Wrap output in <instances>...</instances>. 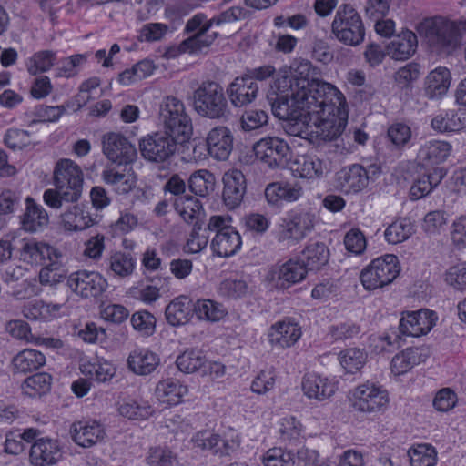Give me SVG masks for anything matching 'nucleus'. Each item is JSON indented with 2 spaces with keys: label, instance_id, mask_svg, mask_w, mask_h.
I'll return each mask as SVG.
<instances>
[{
  "label": "nucleus",
  "instance_id": "obj_11",
  "mask_svg": "<svg viewBox=\"0 0 466 466\" xmlns=\"http://www.w3.org/2000/svg\"><path fill=\"white\" fill-rule=\"evenodd\" d=\"M254 152L257 158L266 163L270 168H275L285 163L289 154V147L286 141L278 137H268L255 143Z\"/></svg>",
  "mask_w": 466,
  "mask_h": 466
},
{
  "label": "nucleus",
  "instance_id": "obj_59",
  "mask_svg": "<svg viewBox=\"0 0 466 466\" xmlns=\"http://www.w3.org/2000/svg\"><path fill=\"white\" fill-rule=\"evenodd\" d=\"M268 116L264 110H247L241 116V127L244 131L250 132L267 125Z\"/></svg>",
  "mask_w": 466,
  "mask_h": 466
},
{
  "label": "nucleus",
  "instance_id": "obj_56",
  "mask_svg": "<svg viewBox=\"0 0 466 466\" xmlns=\"http://www.w3.org/2000/svg\"><path fill=\"white\" fill-rule=\"evenodd\" d=\"M149 466H174L177 463V456L166 447H152L146 458Z\"/></svg>",
  "mask_w": 466,
  "mask_h": 466
},
{
  "label": "nucleus",
  "instance_id": "obj_34",
  "mask_svg": "<svg viewBox=\"0 0 466 466\" xmlns=\"http://www.w3.org/2000/svg\"><path fill=\"white\" fill-rule=\"evenodd\" d=\"M325 167L324 162L317 156L304 155L294 161L291 169L295 177L316 179L323 176Z\"/></svg>",
  "mask_w": 466,
  "mask_h": 466
},
{
  "label": "nucleus",
  "instance_id": "obj_37",
  "mask_svg": "<svg viewBox=\"0 0 466 466\" xmlns=\"http://www.w3.org/2000/svg\"><path fill=\"white\" fill-rule=\"evenodd\" d=\"M62 258V254L56 249V255L47 259L48 263L39 272L42 285H56L66 278L68 270Z\"/></svg>",
  "mask_w": 466,
  "mask_h": 466
},
{
  "label": "nucleus",
  "instance_id": "obj_24",
  "mask_svg": "<svg viewBox=\"0 0 466 466\" xmlns=\"http://www.w3.org/2000/svg\"><path fill=\"white\" fill-rule=\"evenodd\" d=\"M418 47L417 35L410 30L402 31L385 47L387 55L395 60H407L412 56Z\"/></svg>",
  "mask_w": 466,
  "mask_h": 466
},
{
  "label": "nucleus",
  "instance_id": "obj_21",
  "mask_svg": "<svg viewBox=\"0 0 466 466\" xmlns=\"http://www.w3.org/2000/svg\"><path fill=\"white\" fill-rule=\"evenodd\" d=\"M301 336V329L291 319H285L273 324L268 331L271 345L280 349L294 345Z\"/></svg>",
  "mask_w": 466,
  "mask_h": 466
},
{
  "label": "nucleus",
  "instance_id": "obj_17",
  "mask_svg": "<svg viewBox=\"0 0 466 466\" xmlns=\"http://www.w3.org/2000/svg\"><path fill=\"white\" fill-rule=\"evenodd\" d=\"M233 141L234 137L229 128L224 126L213 127L206 137L209 156L218 161L228 160L233 150Z\"/></svg>",
  "mask_w": 466,
  "mask_h": 466
},
{
  "label": "nucleus",
  "instance_id": "obj_46",
  "mask_svg": "<svg viewBox=\"0 0 466 466\" xmlns=\"http://www.w3.org/2000/svg\"><path fill=\"white\" fill-rule=\"evenodd\" d=\"M420 352L418 348H408L396 354L390 362V369L395 375H402L410 370L420 361Z\"/></svg>",
  "mask_w": 466,
  "mask_h": 466
},
{
  "label": "nucleus",
  "instance_id": "obj_4",
  "mask_svg": "<svg viewBox=\"0 0 466 466\" xmlns=\"http://www.w3.org/2000/svg\"><path fill=\"white\" fill-rule=\"evenodd\" d=\"M332 33L341 43L356 46L363 42L365 27L357 10L350 5H341L331 24Z\"/></svg>",
  "mask_w": 466,
  "mask_h": 466
},
{
  "label": "nucleus",
  "instance_id": "obj_29",
  "mask_svg": "<svg viewBox=\"0 0 466 466\" xmlns=\"http://www.w3.org/2000/svg\"><path fill=\"white\" fill-rule=\"evenodd\" d=\"M338 181L346 193H358L369 184L365 168L358 164L341 169L338 175Z\"/></svg>",
  "mask_w": 466,
  "mask_h": 466
},
{
  "label": "nucleus",
  "instance_id": "obj_7",
  "mask_svg": "<svg viewBox=\"0 0 466 466\" xmlns=\"http://www.w3.org/2000/svg\"><path fill=\"white\" fill-rule=\"evenodd\" d=\"M351 407L364 414H376L387 410L390 403L388 391L381 386L366 381L351 391Z\"/></svg>",
  "mask_w": 466,
  "mask_h": 466
},
{
  "label": "nucleus",
  "instance_id": "obj_49",
  "mask_svg": "<svg viewBox=\"0 0 466 466\" xmlns=\"http://www.w3.org/2000/svg\"><path fill=\"white\" fill-rule=\"evenodd\" d=\"M118 412L130 420H146L154 413V410L147 401L127 399L119 403Z\"/></svg>",
  "mask_w": 466,
  "mask_h": 466
},
{
  "label": "nucleus",
  "instance_id": "obj_15",
  "mask_svg": "<svg viewBox=\"0 0 466 466\" xmlns=\"http://www.w3.org/2000/svg\"><path fill=\"white\" fill-rule=\"evenodd\" d=\"M223 202L228 209H234L241 204L247 191L244 174L236 168L229 169L222 177Z\"/></svg>",
  "mask_w": 466,
  "mask_h": 466
},
{
  "label": "nucleus",
  "instance_id": "obj_13",
  "mask_svg": "<svg viewBox=\"0 0 466 466\" xmlns=\"http://www.w3.org/2000/svg\"><path fill=\"white\" fill-rule=\"evenodd\" d=\"M436 320L435 312L430 309L404 312L400 320V333L403 336L420 337L431 330Z\"/></svg>",
  "mask_w": 466,
  "mask_h": 466
},
{
  "label": "nucleus",
  "instance_id": "obj_10",
  "mask_svg": "<svg viewBox=\"0 0 466 466\" xmlns=\"http://www.w3.org/2000/svg\"><path fill=\"white\" fill-rule=\"evenodd\" d=\"M314 228V217L309 213H298L283 220L278 241L287 246L297 245Z\"/></svg>",
  "mask_w": 466,
  "mask_h": 466
},
{
  "label": "nucleus",
  "instance_id": "obj_32",
  "mask_svg": "<svg viewBox=\"0 0 466 466\" xmlns=\"http://www.w3.org/2000/svg\"><path fill=\"white\" fill-rule=\"evenodd\" d=\"M445 175L443 168H434L429 173L419 176L410 187V198L418 200L426 197L441 182Z\"/></svg>",
  "mask_w": 466,
  "mask_h": 466
},
{
  "label": "nucleus",
  "instance_id": "obj_47",
  "mask_svg": "<svg viewBox=\"0 0 466 466\" xmlns=\"http://www.w3.org/2000/svg\"><path fill=\"white\" fill-rule=\"evenodd\" d=\"M52 385V376L46 372L27 377L22 384L24 393L29 397H40L47 393Z\"/></svg>",
  "mask_w": 466,
  "mask_h": 466
},
{
  "label": "nucleus",
  "instance_id": "obj_48",
  "mask_svg": "<svg viewBox=\"0 0 466 466\" xmlns=\"http://www.w3.org/2000/svg\"><path fill=\"white\" fill-rule=\"evenodd\" d=\"M194 311L199 319L217 322L228 313L227 309L220 303L212 299H198L194 304Z\"/></svg>",
  "mask_w": 466,
  "mask_h": 466
},
{
  "label": "nucleus",
  "instance_id": "obj_52",
  "mask_svg": "<svg viewBox=\"0 0 466 466\" xmlns=\"http://www.w3.org/2000/svg\"><path fill=\"white\" fill-rule=\"evenodd\" d=\"M413 233V225L407 218L393 221L384 232L385 239L390 244H399L407 240Z\"/></svg>",
  "mask_w": 466,
  "mask_h": 466
},
{
  "label": "nucleus",
  "instance_id": "obj_22",
  "mask_svg": "<svg viewBox=\"0 0 466 466\" xmlns=\"http://www.w3.org/2000/svg\"><path fill=\"white\" fill-rule=\"evenodd\" d=\"M97 214H92L87 208L76 204L61 214L64 228L68 231H82L99 221Z\"/></svg>",
  "mask_w": 466,
  "mask_h": 466
},
{
  "label": "nucleus",
  "instance_id": "obj_23",
  "mask_svg": "<svg viewBox=\"0 0 466 466\" xmlns=\"http://www.w3.org/2000/svg\"><path fill=\"white\" fill-rule=\"evenodd\" d=\"M259 87L257 82L244 76H238L227 88L231 104L237 107L247 106L258 96Z\"/></svg>",
  "mask_w": 466,
  "mask_h": 466
},
{
  "label": "nucleus",
  "instance_id": "obj_25",
  "mask_svg": "<svg viewBox=\"0 0 466 466\" xmlns=\"http://www.w3.org/2000/svg\"><path fill=\"white\" fill-rule=\"evenodd\" d=\"M302 390L309 399L322 401L335 393L336 385L327 377L310 373L303 378Z\"/></svg>",
  "mask_w": 466,
  "mask_h": 466
},
{
  "label": "nucleus",
  "instance_id": "obj_5",
  "mask_svg": "<svg viewBox=\"0 0 466 466\" xmlns=\"http://www.w3.org/2000/svg\"><path fill=\"white\" fill-rule=\"evenodd\" d=\"M159 115L166 132L179 138L180 142L190 138L193 133L192 121L181 100L175 96H167L160 105Z\"/></svg>",
  "mask_w": 466,
  "mask_h": 466
},
{
  "label": "nucleus",
  "instance_id": "obj_18",
  "mask_svg": "<svg viewBox=\"0 0 466 466\" xmlns=\"http://www.w3.org/2000/svg\"><path fill=\"white\" fill-rule=\"evenodd\" d=\"M307 268L301 261L289 259L282 265L274 267L269 271V279L277 288L288 289L303 280Z\"/></svg>",
  "mask_w": 466,
  "mask_h": 466
},
{
  "label": "nucleus",
  "instance_id": "obj_26",
  "mask_svg": "<svg viewBox=\"0 0 466 466\" xmlns=\"http://www.w3.org/2000/svg\"><path fill=\"white\" fill-rule=\"evenodd\" d=\"M241 237L233 228L218 230L211 241V248L218 257L228 258L236 254L241 248Z\"/></svg>",
  "mask_w": 466,
  "mask_h": 466
},
{
  "label": "nucleus",
  "instance_id": "obj_53",
  "mask_svg": "<svg viewBox=\"0 0 466 466\" xmlns=\"http://www.w3.org/2000/svg\"><path fill=\"white\" fill-rule=\"evenodd\" d=\"M410 466H434L437 461L435 449L427 444L418 445L408 451Z\"/></svg>",
  "mask_w": 466,
  "mask_h": 466
},
{
  "label": "nucleus",
  "instance_id": "obj_57",
  "mask_svg": "<svg viewBox=\"0 0 466 466\" xmlns=\"http://www.w3.org/2000/svg\"><path fill=\"white\" fill-rule=\"evenodd\" d=\"M131 324L143 336H151L156 330V318L147 310H139L131 316Z\"/></svg>",
  "mask_w": 466,
  "mask_h": 466
},
{
  "label": "nucleus",
  "instance_id": "obj_31",
  "mask_svg": "<svg viewBox=\"0 0 466 466\" xmlns=\"http://www.w3.org/2000/svg\"><path fill=\"white\" fill-rule=\"evenodd\" d=\"M102 177L106 184L111 186L118 194H127L135 187L137 182L134 171L127 166H124L123 170L117 168L105 170Z\"/></svg>",
  "mask_w": 466,
  "mask_h": 466
},
{
  "label": "nucleus",
  "instance_id": "obj_20",
  "mask_svg": "<svg viewBox=\"0 0 466 466\" xmlns=\"http://www.w3.org/2000/svg\"><path fill=\"white\" fill-rule=\"evenodd\" d=\"M74 441L84 448H89L104 441L106 436L105 427L96 420L77 421L72 425Z\"/></svg>",
  "mask_w": 466,
  "mask_h": 466
},
{
  "label": "nucleus",
  "instance_id": "obj_35",
  "mask_svg": "<svg viewBox=\"0 0 466 466\" xmlns=\"http://www.w3.org/2000/svg\"><path fill=\"white\" fill-rule=\"evenodd\" d=\"M451 146L445 141L433 140L422 145L418 153V159L425 166L442 163L450 156Z\"/></svg>",
  "mask_w": 466,
  "mask_h": 466
},
{
  "label": "nucleus",
  "instance_id": "obj_6",
  "mask_svg": "<svg viewBox=\"0 0 466 466\" xmlns=\"http://www.w3.org/2000/svg\"><path fill=\"white\" fill-rule=\"evenodd\" d=\"M398 258L386 255L373 259L362 269L360 281L366 289L373 290L390 284L400 274Z\"/></svg>",
  "mask_w": 466,
  "mask_h": 466
},
{
  "label": "nucleus",
  "instance_id": "obj_16",
  "mask_svg": "<svg viewBox=\"0 0 466 466\" xmlns=\"http://www.w3.org/2000/svg\"><path fill=\"white\" fill-rule=\"evenodd\" d=\"M194 448L209 451L219 457L229 456L239 446L238 441L224 440L218 434L208 431H201L192 437Z\"/></svg>",
  "mask_w": 466,
  "mask_h": 466
},
{
  "label": "nucleus",
  "instance_id": "obj_38",
  "mask_svg": "<svg viewBox=\"0 0 466 466\" xmlns=\"http://www.w3.org/2000/svg\"><path fill=\"white\" fill-rule=\"evenodd\" d=\"M211 28V23L207 24L200 32L195 33L192 36L187 38L179 44L180 53L198 54L208 48L217 38L218 33L212 32L208 34Z\"/></svg>",
  "mask_w": 466,
  "mask_h": 466
},
{
  "label": "nucleus",
  "instance_id": "obj_40",
  "mask_svg": "<svg viewBox=\"0 0 466 466\" xmlns=\"http://www.w3.org/2000/svg\"><path fill=\"white\" fill-rule=\"evenodd\" d=\"M49 218L47 212L41 206H38L31 198H26V211L24 215L22 224L26 231L37 232L47 226Z\"/></svg>",
  "mask_w": 466,
  "mask_h": 466
},
{
  "label": "nucleus",
  "instance_id": "obj_63",
  "mask_svg": "<svg viewBox=\"0 0 466 466\" xmlns=\"http://www.w3.org/2000/svg\"><path fill=\"white\" fill-rule=\"evenodd\" d=\"M248 284L242 279H228L219 284L218 292L228 298H239L247 294Z\"/></svg>",
  "mask_w": 466,
  "mask_h": 466
},
{
  "label": "nucleus",
  "instance_id": "obj_1",
  "mask_svg": "<svg viewBox=\"0 0 466 466\" xmlns=\"http://www.w3.org/2000/svg\"><path fill=\"white\" fill-rule=\"evenodd\" d=\"M308 60H295L279 71L270 89L273 114L289 122V133L307 138L316 133L334 140L342 132L347 117V101L333 85L313 76Z\"/></svg>",
  "mask_w": 466,
  "mask_h": 466
},
{
  "label": "nucleus",
  "instance_id": "obj_14",
  "mask_svg": "<svg viewBox=\"0 0 466 466\" xmlns=\"http://www.w3.org/2000/svg\"><path fill=\"white\" fill-rule=\"evenodd\" d=\"M83 184L84 182L54 183L55 188L46 189L44 192V201L54 209H60L66 204H75L82 196Z\"/></svg>",
  "mask_w": 466,
  "mask_h": 466
},
{
  "label": "nucleus",
  "instance_id": "obj_62",
  "mask_svg": "<svg viewBox=\"0 0 466 466\" xmlns=\"http://www.w3.org/2000/svg\"><path fill=\"white\" fill-rule=\"evenodd\" d=\"M388 137L396 147H404L411 138V129L404 123H393L388 128Z\"/></svg>",
  "mask_w": 466,
  "mask_h": 466
},
{
  "label": "nucleus",
  "instance_id": "obj_2",
  "mask_svg": "<svg viewBox=\"0 0 466 466\" xmlns=\"http://www.w3.org/2000/svg\"><path fill=\"white\" fill-rule=\"evenodd\" d=\"M416 29L432 48L449 55L461 46L466 20L457 22L443 16L428 17L420 22Z\"/></svg>",
  "mask_w": 466,
  "mask_h": 466
},
{
  "label": "nucleus",
  "instance_id": "obj_12",
  "mask_svg": "<svg viewBox=\"0 0 466 466\" xmlns=\"http://www.w3.org/2000/svg\"><path fill=\"white\" fill-rule=\"evenodd\" d=\"M67 286L83 298L97 297L107 286L106 279L95 271L80 270L69 275Z\"/></svg>",
  "mask_w": 466,
  "mask_h": 466
},
{
  "label": "nucleus",
  "instance_id": "obj_42",
  "mask_svg": "<svg viewBox=\"0 0 466 466\" xmlns=\"http://www.w3.org/2000/svg\"><path fill=\"white\" fill-rule=\"evenodd\" d=\"M188 187L196 196L207 197L216 188V177L208 169L196 170L189 177Z\"/></svg>",
  "mask_w": 466,
  "mask_h": 466
},
{
  "label": "nucleus",
  "instance_id": "obj_19",
  "mask_svg": "<svg viewBox=\"0 0 466 466\" xmlns=\"http://www.w3.org/2000/svg\"><path fill=\"white\" fill-rule=\"evenodd\" d=\"M62 457L58 441L50 438L36 440L30 449V461L35 466L56 464Z\"/></svg>",
  "mask_w": 466,
  "mask_h": 466
},
{
  "label": "nucleus",
  "instance_id": "obj_61",
  "mask_svg": "<svg viewBox=\"0 0 466 466\" xmlns=\"http://www.w3.org/2000/svg\"><path fill=\"white\" fill-rule=\"evenodd\" d=\"M360 326L352 321L340 322L329 328V335L335 340L351 339L360 335Z\"/></svg>",
  "mask_w": 466,
  "mask_h": 466
},
{
  "label": "nucleus",
  "instance_id": "obj_9",
  "mask_svg": "<svg viewBox=\"0 0 466 466\" xmlns=\"http://www.w3.org/2000/svg\"><path fill=\"white\" fill-rule=\"evenodd\" d=\"M102 145L106 157L118 166H127L137 157L135 146L120 133L105 134L102 137Z\"/></svg>",
  "mask_w": 466,
  "mask_h": 466
},
{
  "label": "nucleus",
  "instance_id": "obj_27",
  "mask_svg": "<svg viewBox=\"0 0 466 466\" xmlns=\"http://www.w3.org/2000/svg\"><path fill=\"white\" fill-rule=\"evenodd\" d=\"M56 249L46 242L36 241L35 239H23L20 248L21 260L31 264L40 265L52 255H56Z\"/></svg>",
  "mask_w": 466,
  "mask_h": 466
},
{
  "label": "nucleus",
  "instance_id": "obj_55",
  "mask_svg": "<svg viewBox=\"0 0 466 466\" xmlns=\"http://www.w3.org/2000/svg\"><path fill=\"white\" fill-rule=\"evenodd\" d=\"M55 53L51 51H41L29 58L26 66L29 74L35 76L38 73L48 71L54 65Z\"/></svg>",
  "mask_w": 466,
  "mask_h": 466
},
{
  "label": "nucleus",
  "instance_id": "obj_30",
  "mask_svg": "<svg viewBox=\"0 0 466 466\" xmlns=\"http://www.w3.org/2000/svg\"><path fill=\"white\" fill-rule=\"evenodd\" d=\"M451 80V73L446 67H437L431 71L424 82L425 96L430 99L442 97L450 87Z\"/></svg>",
  "mask_w": 466,
  "mask_h": 466
},
{
  "label": "nucleus",
  "instance_id": "obj_44",
  "mask_svg": "<svg viewBox=\"0 0 466 466\" xmlns=\"http://www.w3.org/2000/svg\"><path fill=\"white\" fill-rule=\"evenodd\" d=\"M431 127L438 132H457L466 127V116L453 110L440 113L431 120Z\"/></svg>",
  "mask_w": 466,
  "mask_h": 466
},
{
  "label": "nucleus",
  "instance_id": "obj_45",
  "mask_svg": "<svg viewBox=\"0 0 466 466\" xmlns=\"http://www.w3.org/2000/svg\"><path fill=\"white\" fill-rule=\"evenodd\" d=\"M84 182L83 172L78 165L68 158L60 159L54 169V183Z\"/></svg>",
  "mask_w": 466,
  "mask_h": 466
},
{
  "label": "nucleus",
  "instance_id": "obj_58",
  "mask_svg": "<svg viewBox=\"0 0 466 466\" xmlns=\"http://www.w3.org/2000/svg\"><path fill=\"white\" fill-rule=\"evenodd\" d=\"M276 370L273 367L266 368L255 377L251 383V390L257 394H265L274 388Z\"/></svg>",
  "mask_w": 466,
  "mask_h": 466
},
{
  "label": "nucleus",
  "instance_id": "obj_64",
  "mask_svg": "<svg viewBox=\"0 0 466 466\" xmlns=\"http://www.w3.org/2000/svg\"><path fill=\"white\" fill-rule=\"evenodd\" d=\"M445 281L457 290H466V263L451 267L445 274Z\"/></svg>",
  "mask_w": 466,
  "mask_h": 466
},
{
  "label": "nucleus",
  "instance_id": "obj_51",
  "mask_svg": "<svg viewBox=\"0 0 466 466\" xmlns=\"http://www.w3.org/2000/svg\"><path fill=\"white\" fill-rule=\"evenodd\" d=\"M207 362L206 356L197 349L185 350L177 358V368L185 373H193L202 368Z\"/></svg>",
  "mask_w": 466,
  "mask_h": 466
},
{
  "label": "nucleus",
  "instance_id": "obj_28",
  "mask_svg": "<svg viewBox=\"0 0 466 466\" xmlns=\"http://www.w3.org/2000/svg\"><path fill=\"white\" fill-rule=\"evenodd\" d=\"M159 361V357L155 352L145 348L132 350L127 360L128 369L140 376L153 372Z\"/></svg>",
  "mask_w": 466,
  "mask_h": 466
},
{
  "label": "nucleus",
  "instance_id": "obj_8",
  "mask_svg": "<svg viewBox=\"0 0 466 466\" xmlns=\"http://www.w3.org/2000/svg\"><path fill=\"white\" fill-rule=\"evenodd\" d=\"M180 139L168 132H156L139 141L142 157L152 163H165L175 155Z\"/></svg>",
  "mask_w": 466,
  "mask_h": 466
},
{
  "label": "nucleus",
  "instance_id": "obj_60",
  "mask_svg": "<svg viewBox=\"0 0 466 466\" xmlns=\"http://www.w3.org/2000/svg\"><path fill=\"white\" fill-rule=\"evenodd\" d=\"M265 466H293L294 454L281 448L269 449L263 457Z\"/></svg>",
  "mask_w": 466,
  "mask_h": 466
},
{
  "label": "nucleus",
  "instance_id": "obj_50",
  "mask_svg": "<svg viewBox=\"0 0 466 466\" xmlns=\"http://www.w3.org/2000/svg\"><path fill=\"white\" fill-rule=\"evenodd\" d=\"M106 263L115 275L125 278L133 273L136 260L128 253L116 251L107 258Z\"/></svg>",
  "mask_w": 466,
  "mask_h": 466
},
{
  "label": "nucleus",
  "instance_id": "obj_33",
  "mask_svg": "<svg viewBox=\"0 0 466 466\" xmlns=\"http://www.w3.org/2000/svg\"><path fill=\"white\" fill-rule=\"evenodd\" d=\"M187 393V386L174 379L163 380L159 381L156 387V397L157 400L166 406L180 403L182 398Z\"/></svg>",
  "mask_w": 466,
  "mask_h": 466
},
{
  "label": "nucleus",
  "instance_id": "obj_3",
  "mask_svg": "<svg viewBox=\"0 0 466 466\" xmlns=\"http://www.w3.org/2000/svg\"><path fill=\"white\" fill-rule=\"evenodd\" d=\"M193 106L201 116L221 119L228 116L229 109L224 89L216 81L202 82L193 93Z\"/></svg>",
  "mask_w": 466,
  "mask_h": 466
},
{
  "label": "nucleus",
  "instance_id": "obj_36",
  "mask_svg": "<svg viewBox=\"0 0 466 466\" xmlns=\"http://www.w3.org/2000/svg\"><path fill=\"white\" fill-rule=\"evenodd\" d=\"M194 306L187 296H179L173 299L166 308V319L171 326H181L187 323Z\"/></svg>",
  "mask_w": 466,
  "mask_h": 466
},
{
  "label": "nucleus",
  "instance_id": "obj_39",
  "mask_svg": "<svg viewBox=\"0 0 466 466\" xmlns=\"http://www.w3.org/2000/svg\"><path fill=\"white\" fill-rule=\"evenodd\" d=\"M45 363V355L38 350L30 349L20 351L12 360L14 372L23 374L37 370Z\"/></svg>",
  "mask_w": 466,
  "mask_h": 466
},
{
  "label": "nucleus",
  "instance_id": "obj_41",
  "mask_svg": "<svg viewBox=\"0 0 466 466\" xmlns=\"http://www.w3.org/2000/svg\"><path fill=\"white\" fill-rule=\"evenodd\" d=\"M175 209L188 224H201L200 217L203 213L201 202L195 197L184 196L177 198L174 202Z\"/></svg>",
  "mask_w": 466,
  "mask_h": 466
},
{
  "label": "nucleus",
  "instance_id": "obj_43",
  "mask_svg": "<svg viewBox=\"0 0 466 466\" xmlns=\"http://www.w3.org/2000/svg\"><path fill=\"white\" fill-rule=\"evenodd\" d=\"M302 257L308 270H318L328 263L329 250L324 243L315 242L305 248Z\"/></svg>",
  "mask_w": 466,
  "mask_h": 466
},
{
  "label": "nucleus",
  "instance_id": "obj_54",
  "mask_svg": "<svg viewBox=\"0 0 466 466\" xmlns=\"http://www.w3.org/2000/svg\"><path fill=\"white\" fill-rule=\"evenodd\" d=\"M341 366L350 373L360 370L367 360V354L364 350L351 348L342 350L339 356Z\"/></svg>",
  "mask_w": 466,
  "mask_h": 466
}]
</instances>
